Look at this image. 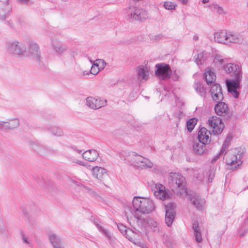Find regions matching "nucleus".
Instances as JSON below:
<instances>
[{"label":"nucleus","instance_id":"f257e3e1","mask_svg":"<svg viewBox=\"0 0 248 248\" xmlns=\"http://www.w3.org/2000/svg\"><path fill=\"white\" fill-rule=\"evenodd\" d=\"M120 156L125 161L126 163L134 166L138 169H157L156 165L150 160L139 155L135 152L124 151L120 154Z\"/></svg>","mask_w":248,"mask_h":248},{"label":"nucleus","instance_id":"f03ea898","mask_svg":"<svg viewBox=\"0 0 248 248\" xmlns=\"http://www.w3.org/2000/svg\"><path fill=\"white\" fill-rule=\"evenodd\" d=\"M132 203L135 209L132 214L138 221L142 220L143 214H149L155 209L154 202L149 198L135 197Z\"/></svg>","mask_w":248,"mask_h":248},{"label":"nucleus","instance_id":"7ed1b4c3","mask_svg":"<svg viewBox=\"0 0 248 248\" xmlns=\"http://www.w3.org/2000/svg\"><path fill=\"white\" fill-rule=\"evenodd\" d=\"M229 74L231 75L233 79L226 80L228 91L234 98H237L239 94L238 90L241 87V82L243 78L241 67L237 64L236 69L233 68L232 73Z\"/></svg>","mask_w":248,"mask_h":248},{"label":"nucleus","instance_id":"20e7f679","mask_svg":"<svg viewBox=\"0 0 248 248\" xmlns=\"http://www.w3.org/2000/svg\"><path fill=\"white\" fill-rule=\"evenodd\" d=\"M244 152L242 149L234 148L228 153L226 162L229 170H240L242 169V157Z\"/></svg>","mask_w":248,"mask_h":248},{"label":"nucleus","instance_id":"39448f33","mask_svg":"<svg viewBox=\"0 0 248 248\" xmlns=\"http://www.w3.org/2000/svg\"><path fill=\"white\" fill-rule=\"evenodd\" d=\"M125 15L130 20L144 21L150 18V15L145 9L133 5L125 9Z\"/></svg>","mask_w":248,"mask_h":248},{"label":"nucleus","instance_id":"423d86ee","mask_svg":"<svg viewBox=\"0 0 248 248\" xmlns=\"http://www.w3.org/2000/svg\"><path fill=\"white\" fill-rule=\"evenodd\" d=\"M5 48L8 53L18 57L28 55L25 45L17 39L7 40L5 43Z\"/></svg>","mask_w":248,"mask_h":248},{"label":"nucleus","instance_id":"0eeeda50","mask_svg":"<svg viewBox=\"0 0 248 248\" xmlns=\"http://www.w3.org/2000/svg\"><path fill=\"white\" fill-rule=\"evenodd\" d=\"M169 182L178 190L180 195H187L185 178L179 172H171L170 173Z\"/></svg>","mask_w":248,"mask_h":248},{"label":"nucleus","instance_id":"6e6552de","mask_svg":"<svg viewBox=\"0 0 248 248\" xmlns=\"http://www.w3.org/2000/svg\"><path fill=\"white\" fill-rule=\"evenodd\" d=\"M208 124L212 129L213 133L215 135L220 134L224 129V124L221 119L217 116H213L209 118Z\"/></svg>","mask_w":248,"mask_h":248},{"label":"nucleus","instance_id":"1a4fd4ad","mask_svg":"<svg viewBox=\"0 0 248 248\" xmlns=\"http://www.w3.org/2000/svg\"><path fill=\"white\" fill-rule=\"evenodd\" d=\"M107 104V100L98 96H89L86 99V105L91 108L96 109L104 107Z\"/></svg>","mask_w":248,"mask_h":248},{"label":"nucleus","instance_id":"9d476101","mask_svg":"<svg viewBox=\"0 0 248 248\" xmlns=\"http://www.w3.org/2000/svg\"><path fill=\"white\" fill-rule=\"evenodd\" d=\"M155 71L156 76L161 79H167L170 78L171 70L170 66L165 63L157 64L155 66Z\"/></svg>","mask_w":248,"mask_h":248},{"label":"nucleus","instance_id":"9b49d317","mask_svg":"<svg viewBox=\"0 0 248 248\" xmlns=\"http://www.w3.org/2000/svg\"><path fill=\"white\" fill-rule=\"evenodd\" d=\"M154 196L157 199L165 200L170 197V193L166 189L165 187L160 184H155L152 188Z\"/></svg>","mask_w":248,"mask_h":248},{"label":"nucleus","instance_id":"f8f14e48","mask_svg":"<svg viewBox=\"0 0 248 248\" xmlns=\"http://www.w3.org/2000/svg\"><path fill=\"white\" fill-rule=\"evenodd\" d=\"M244 41L242 34L237 32L228 31L226 45L231 44H242Z\"/></svg>","mask_w":248,"mask_h":248},{"label":"nucleus","instance_id":"ddd939ff","mask_svg":"<svg viewBox=\"0 0 248 248\" xmlns=\"http://www.w3.org/2000/svg\"><path fill=\"white\" fill-rule=\"evenodd\" d=\"M210 93L212 100L215 102L222 101L224 98L222 88L218 84H214L211 87Z\"/></svg>","mask_w":248,"mask_h":248},{"label":"nucleus","instance_id":"4468645a","mask_svg":"<svg viewBox=\"0 0 248 248\" xmlns=\"http://www.w3.org/2000/svg\"><path fill=\"white\" fill-rule=\"evenodd\" d=\"M29 55L31 58L37 62L41 60V53L39 45L35 42H31L29 44Z\"/></svg>","mask_w":248,"mask_h":248},{"label":"nucleus","instance_id":"2eb2a0df","mask_svg":"<svg viewBox=\"0 0 248 248\" xmlns=\"http://www.w3.org/2000/svg\"><path fill=\"white\" fill-rule=\"evenodd\" d=\"M12 11L11 5L9 0H0V19L5 20Z\"/></svg>","mask_w":248,"mask_h":248},{"label":"nucleus","instance_id":"dca6fc26","mask_svg":"<svg viewBox=\"0 0 248 248\" xmlns=\"http://www.w3.org/2000/svg\"><path fill=\"white\" fill-rule=\"evenodd\" d=\"M165 222L168 226L172 224L175 217L174 205L172 203H169L165 205Z\"/></svg>","mask_w":248,"mask_h":248},{"label":"nucleus","instance_id":"f3484780","mask_svg":"<svg viewBox=\"0 0 248 248\" xmlns=\"http://www.w3.org/2000/svg\"><path fill=\"white\" fill-rule=\"evenodd\" d=\"M137 77L139 81L149 79L151 73L147 66H140L136 69Z\"/></svg>","mask_w":248,"mask_h":248},{"label":"nucleus","instance_id":"a211bd4d","mask_svg":"<svg viewBox=\"0 0 248 248\" xmlns=\"http://www.w3.org/2000/svg\"><path fill=\"white\" fill-rule=\"evenodd\" d=\"M124 235L130 241L139 246H143V244L140 241V236L136 232H134L132 230L128 228L126 233H124Z\"/></svg>","mask_w":248,"mask_h":248},{"label":"nucleus","instance_id":"6ab92c4d","mask_svg":"<svg viewBox=\"0 0 248 248\" xmlns=\"http://www.w3.org/2000/svg\"><path fill=\"white\" fill-rule=\"evenodd\" d=\"M188 200L194 206L198 209H201L205 204V200L201 199L198 195L193 193L188 195Z\"/></svg>","mask_w":248,"mask_h":248},{"label":"nucleus","instance_id":"aec40b11","mask_svg":"<svg viewBox=\"0 0 248 248\" xmlns=\"http://www.w3.org/2000/svg\"><path fill=\"white\" fill-rule=\"evenodd\" d=\"M228 30H223L217 31L214 34V40L215 42L226 45Z\"/></svg>","mask_w":248,"mask_h":248},{"label":"nucleus","instance_id":"412c9836","mask_svg":"<svg viewBox=\"0 0 248 248\" xmlns=\"http://www.w3.org/2000/svg\"><path fill=\"white\" fill-rule=\"evenodd\" d=\"M215 106V111L216 114L219 116H225L229 111L228 105L222 101L218 102Z\"/></svg>","mask_w":248,"mask_h":248},{"label":"nucleus","instance_id":"4be33fe9","mask_svg":"<svg viewBox=\"0 0 248 248\" xmlns=\"http://www.w3.org/2000/svg\"><path fill=\"white\" fill-rule=\"evenodd\" d=\"M211 133L205 127L201 128L198 133V140L203 143H208L211 140Z\"/></svg>","mask_w":248,"mask_h":248},{"label":"nucleus","instance_id":"5701e85b","mask_svg":"<svg viewBox=\"0 0 248 248\" xmlns=\"http://www.w3.org/2000/svg\"><path fill=\"white\" fill-rule=\"evenodd\" d=\"M51 44L52 49L57 54L62 55L67 50L65 46L56 40H52Z\"/></svg>","mask_w":248,"mask_h":248},{"label":"nucleus","instance_id":"b1692460","mask_svg":"<svg viewBox=\"0 0 248 248\" xmlns=\"http://www.w3.org/2000/svg\"><path fill=\"white\" fill-rule=\"evenodd\" d=\"M99 156V154L95 150H89L82 154L83 158L89 161H94Z\"/></svg>","mask_w":248,"mask_h":248},{"label":"nucleus","instance_id":"393cba45","mask_svg":"<svg viewBox=\"0 0 248 248\" xmlns=\"http://www.w3.org/2000/svg\"><path fill=\"white\" fill-rule=\"evenodd\" d=\"M206 144L199 140L194 141L193 145L194 153L198 155H202L205 150Z\"/></svg>","mask_w":248,"mask_h":248},{"label":"nucleus","instance_id":"a878e982","mask_svg":"<svg viewBox=\"0 0 248 248\" xmlns=\"http://www.w3.org/2000/svg\"><path fill=\"white\" fill-rule=\"evenodd\" d=\"M204 77L206 81L207 84H211L213 83L216 78L215 73L211 70L210 68H207L205 70Z\"/></svg>","mask_w":248,"mask_h":248},{"label":"nucleus","instance_id":"bb28decb","mask_svg":"<svg viewBox=\"0 0 248 248\" xmlns=\"http://www.w3.org/2000/svg\"><path fill=\"white\" fill-rule=\"evenodd\" d=\"M209 54L205 51L201 52L194 57L195 62L198 65L203 64L207 60Z\"/></svg>","mask_w":248,"mask_h":248},{"label":"nucleus","instance_id":"cd10ccee","mask_svg":"<svg viewBox=\"0 0 248 248\" xmlns=\"http://www.w3.org/2000/svg\"><path fill=\"white\" fill-rule=\"evenodd\" d=\"M48 238L54 248H62L61 245V239L56 234L53 233H50Z\"/></svg>","mask_w":248,"mask_h":248},{"label":"nucleus","instance_id":"c85d7f7f","mask_svg":"<svg viewBox=\"0 0 248 248\" xmlns=\"http://www.w3.org/2000/svg\"><path fill=\"white\" fill-rule=\"evenodd\" d=\"M192 228L194 231V236L196 242L201 243L202 241L201 232L199 227V223L197 221H194L192 224Z\"/></svg>","mask_w":248,"mask_h":248},{"label":"nucleus","instance_id":"c756f323","mask_svg":"<svg viewBox=\"0 0 248 248\" xmlns=\"http://www.w3.org/2000/svg\"><path fill=\"white\" fill-rule=\"evenodd\" d=\"M90 62L92 63L90 71L85 70L83 71L82 74L84 76H89L90 74L96 75L101 71L99 68L97 66V65H96L93 61L90 60Z\"/></svg>","mask_w":248,"mask_h":248},{"label":"nucleus","instance_id":"7c9ffc66","mask_svg":"<svg viewBox=\"0 0 248 248\" xmlns=\"http://www.w3.org/2000/svg\"><path fill=\"white\" fill-rule=\"evenodd\" d=\"M8 129H13L18 127L20 124L19 121L17 118H12L7 120Z\"/></svg>","mask_w":248,"mask_h":248},{"label":"nucleus","instance_id":"2f4dec72","mask_svg":"<svg viewBox=\"0 0 248 248\" xmlns=\"http://www.w3.org/2000/svg\"><path fill=\"white\" fill-rule=\"evenodd\" d=\"M213 62L215 66H219L224 63L225 59L220 55L216 54L213 58Z\"/></svg>","mask_w":248,"mask_h":248},{"label":"nucleus","instance_id":"473e14b6","mask_svg":"<svg viewBox=\"0 0 248 248\" xmlns=\"http://www.w3.org/2000/svg\"><path fill=\"white\" fill-rule=\"evenodd\" d=\"M212 10L219 15H224L227 14V11H225L222 7L219 6L217 3H214L211 5Z\"/></svg>","mask_w":248,"mask_h":248},{"label":"nucleus","instance_id":"72a5a7b5","mask_svg":"<svg viewBox=\"0 0 248 248\" xmlns=\"http://www.w3.org/2000/svg\"><path fill=\"white\" fill-rule=\"evenodd\" d=\"M237 64L234 63H228L223 66V69L226 74H229L232 73V70L236 69Z\"/></svg>","mask_w":248,"mask_h":248},{"label":"nucleus","instance_id":"f704fd0d","mask_svg":"<svg viewBox=\"0 0 248 248\" xmlns=\"http://www.w3.org/2000/svg\"><path fill=\"white\" fill-rule=\"evenodd\" d=\"M230 142V140L227 138L225 140V141H224V142L222 145V147L220 151L219 154L218 155H217L215 158H214L212 160L213 162H214L215 160H216L218 158L219 156L220 155H222L224 153H225L226 152V150L228 148V147L229 146Z\"/></svg>","mask_w":248,"mask_h":248},{"label":"nucleus","instance_id":"c9c22d12","mask_svg":"<svg viewBox=\"0 0 248 248\" xmlns=\"http://www.w3.org/2000/svg\"><path fill=\"white\" fill-rule=\"evenodd\" d=\"M194 88L196 92L202 96H204L206 94V89L203 87L200 83H196L194 85Z\"/></svg>","mask_w":248,"mask_h":248},{"label":"nucleus","instance_id":"e433bc0d","mask_svg":"<svg viewBox=\"0 0 248 248\" xmlns=\"http://www.w3.org/2000/svg\"><path fill=\"white\" fill-rule=\"evenodd\" d=\"M50 132L55 136L61 137L63 135L62 130L60 127H52L49 129Z\"/></svg>","mask_w":248,"mask_h":248},{"label":"nucleus","instance_id":"4c0bfd02","mask_svg":"<svg viewBox=\"0 0 248 248\" xmlns=\"http://www.w3.org/2000/svg\"><path fill=\"white\" fill-rule=\"evenodd\" d=\"M92 174L94 178L100 181H103L107 176L106 171L104 173L103 171H92Z\"/></svg>","mask_w":248,"mask_h":248},{"label":"nucleus","instance_id":"58836bf2","mask_svg":"<svg viewBox=\"0 0 248 248\" xmlns=\"http://www.w3.org/2000/svg\"><path fill=\"white\" fill-rule=\"evenodd\" d=\"M163 6L166 10L173 11L175 9L177 5L175 2L167 1L164 2Z\"/></svg>","mask_w":248,"mask_h":248},{"label":"nucleus","instance_id":"ea45409f","mask_svg":"<svg viewBox=\"0 0 248 248\" xmlns=\"http://www.w3.org/2000/svg\"><path fill=\"white\" fill-rule=\"evenodd\" d=\"M197 120L196 118H192L189 120L187 123V128L189 131H191L197 124Z\"/></svg>","mask_w":248,"mask_h":248},{"label":"nucleus","instance_id":"a19ab883","mask_svg":"<svg viewBox=\"0 0 248 248\" xmlns=\"http://www.w3.org/2000/svg\"><path fill=\"white\" fill-rule=\"evenodd\" d=\"M93 62L97 65V66L101 70L104 69L107 65L105 61L103 59H97Z\"/></svg>","mask_w":248,"mask_h":248},{"label":"nucleus","instance_id":"79ce46f5","mask_svg":"<svg viewBox=\"0 0 248 248\" xmlns=\"http://www.w3.org/2000/svg\"><path fill=\"white\" fill-rule=\"evenodd\" d=\"M97 226L99 229V231H101L105 235V236L108 238V239H111V236L110 235L109 232L107 230L105 229L98 224H97Z\"/></svg>","mask_w":248,"mask_h":248},{"label":"nucleus","instance_id":"37998d69","mask_svg":"<svg viewBox=\"0 0 248 248\" xmlns=\"http://www.w3.org/2000/svg\"><path fill=\"white\" fill-rule=\"evenodd\" d=\"M147 222L149 224V225L151 227V228H153L154 231H158V228L157 226V223L154 219H149L148 220Z\"/></svg>","mask_w":248,"mask_h":248},{"label":"nucleus","instance_id":"c03bdc74","mask_svg":"<svg viewBox=\"0 0 248 248\" xmlns=\"http://www.w3.org/2000/svg\"><path fill=\"white\" fill-rule=\"evenodd\" d=\"M118 228L124 235V233H126V231L128 229V228H126V226L123 225L122 224L118 225Z\"/></svg>","mask_w":248,"mask_h":248},{"label":"nucleus","instance_id":"a18cd8bd","mask_svg":"<svg viewBox=\"0 0 248 248\" xmlns=\"http://www.w3.org/2000/svg\"><path fill=\"white\" fill-rule=\"evenodd\" d=\"M206 175L208 177V182H212V180L214 177V173L213 171H206Z\"/></svg>","mask_w":248,"mask_h":248},{"label":"nucleus","instance_id":"49530a36","mask_svg":"<svg viewBox=\"0 0 248 248\" xmlns=\"http://www.w3.org/2000/svg\"><path fill=\"white\" fill-rule=\"evenodd\" d=\"M0 129H8L7 126V120L5 121H0Z\"/></svg>","mask_w":248,"mask_h":248},{"label":"nucleus","instance_id":"de8ad7c7","mask_svg":"<svg viewBox=\"0 0 248 248\" xmlns=\"http://www.w3.org/2000/svg\"><path fill=\"white\" fill-rule=\"evenodd\" d=\"M105 170V168L101 167V166H94L93 167L92 169V170L94 171V170Z\"/></svg>","mask_w":248,"mask_h":248},{"label":"nucleus","instance_id":"09e8293b","mask_svg":"<svg viewBox=\"0 0 248 248\" xmlns=\"http://www.w3.org/2000/svg\"><path fill=\"white\" fill-rule=\"evenodd\" d=\"M74 162L76 163L77 164H79L81 166H85L86 165V163H85L84 162H83V161H79V160H76L74 161Z\"/></svg>","mask_w":248,"mask_h":248},{"label":"nucleus","instance_id":"8fccbe9b","mask_svg":"<svg viewBox=\"0 0 248 248\" xmlns=\"http://www.w3.org/2000/svg\"><path fill=\"white\" fill-rule=\"evenodd\" d=\"M183 4H186L188 0H178Z\"/></svg>","mask_w":248,"mask_h":248},{"label":"nucleus","instance_id":"3c124183","mask_svg":"<svg viewBox=\"0 0 248 248\" xmlns=\"http://www.w3.org/2000/svg\"><path fill=\"white\" fill-rule=\"evenodd\" d=\"M7 24H9V25L10 27H13V23L11 21H7Z\"/></svg>","mask_w":248,"mask_h":248},{"label":"nucleus","instance_id":"603ef678","mask_svg":"<svg viewBox=\"0 0 248 248\" xmlns=\"http://www.w3.org/2000/svg\"><path fill=\"white\" fill-rule=\"evenodd\" d=\"M30 0H19L22 3H25L29 1Z\"/></svg>","mask_w":248,"mask_h":248},{"label":"nucleus","instance_id":"864d4df0","mask_svg":"<svg viewBox=\"0 0 248 248\" xmlns=\"http://www.w3.org/2000/svg\"><path fill=\"white\" fill-rule=\"evenodd\" d=\"M23 241L25 243H29L28 240H27V238L25 237H23Z\"/></svg>","mask_w":248,"mask_h":248},{"label":"nucleus","instance_id":"5fc2aeb1","mask_svg":"<svg viewBox=\"0 0 248 248\" xmlns=\"http://www.w3.org/2000/svg\"><path fill=\"white\" fill-rule=\"evenodd\" d=\"M209 1V0H202V3H206L207 2H208Z\"/></svg>","mask_w":248,"mask_h":248},{"label":"nucleus","instance_id":"6e6d98bb","mask_svg":"<svg viewBox=\"0 0 248 248\" xmlns=\"http://www.w3.org/2000/svg\"><path fill=\"white\" fill-rule=\"evenodd\" d=\"M220 166H217L216 168H215V170H220Z\"/></svg>","mask_w":248,"mask_h":248},{"label":"nucleus","instance_id":"4d7b16f0","mask_svg":"<svg viewBox=\"0 0 248 248\" xmlns=\"http://www.w3.org/2000/svg\"><path fill=\"white\" fill-rule=\"evenodd\" d=\"M194 40H197L198 39V36H194L193 37Z\"/></svg>","mask_w":248,"mask_h":248},{"label":"nucleus","instance_id":"13d9d810","mask_svg":"<svg viewBox=\"0 0 248 248\" xmlns=\"http://www.w3.org/2000/svg\"><path fill=\"white\" fill-rule=\"evenodd\" d=\"M244 233H243V234H242V233H240V236L241 237H243V236H244Z\"/></svg>","mask_w":248,"mask_h":248},{"label":"nucleus","instance_id":"bf43d9fd","mask_svg":"<svg viewBox=\"0 0 248 248\" xmlns=\"http://www.w3.org/2000/svg\"><path fill=\"white\" fill-rule=\"evenodd\" d=\"M77 54V53H76V52H73V56H74V55H75V54Z\"/></svg>","mask_w":248,"mask_h":248},{"label":"nucleus","instance_id":"052dcab7","mask_svg":"<svg viewBox=\"0 0 248 248\" xmlns=\"http://www.w3.org/2000/svg\"><path fill=\"white\" fill-rule=\"evenodd\" d=\"M62 0V1H68V0Z\"/></svg>","mask_w":248,"mask_h":248}]
</instances>
